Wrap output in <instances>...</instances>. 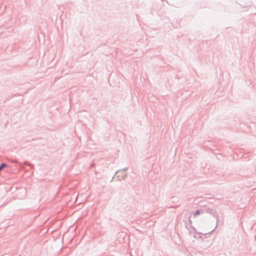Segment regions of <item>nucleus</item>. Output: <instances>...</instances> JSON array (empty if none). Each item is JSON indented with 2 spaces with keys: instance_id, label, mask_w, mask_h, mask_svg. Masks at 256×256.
Returning <instances> with one entry per match:
<instances>
[{
  "instance_id": "nucleus-6",
  "label": "nucleus",
  "mask_w": 256,
  "mask_h": 256,
  "mask_svg": "<svg viewBox=\"0 0 256 256\" xmlns=\"http://www.w3.org/2000/svg\"><path fill=\"white\" fill-rule=\"evenodd\" d=\"M188 221H189L190 224H192V220L190 219V218H189Z\"/></svg>"
},
{
  "instance_id": "nucleus-2",
  "label": "nucleus",
  "mask_w": 256,
  "mask_h": 256,
  "mask_svg": "<svg viewBox=\"0 0 256 256\" xmlns=\"http://www.w3.org/2000/svg\"><path fill=\"white\" fill-rule=\"evenodd\" d=\"M207 212L212 214L214 212V210L212 208H208L206 210Z\"/></svg>"
},
{
  "instance_id": "nucleus-5",
  "label": "nucleus",
  "mask_w": 256,
  "mask_h": 256,
  "mask_svg": "<svg viewBox=\"0 0 256 256\" xmlns=\"http://www.w3.org/2000/svg\"><path fill=\"white\" fill-rule=\"evenodd\" d=\"M127 174L126 173H124V174L122 176V179H125V178L126 177Z\"/></svg>"
},
{
  "instance_id": "nucleus-7",
  "label": "nucleus",
  "mask_w": 256,
  "mask_h": 256,
  "mask_svg": "<svg viewBox=\"0 0 256 256\" xmlns=\"http://www.w3.org/2000/svg\"><path fill=\"white\" fill-rule=\"evenodd\" d=\"M128 170V168H125L123 170L124 171H126Z\"/></svg>"
},
{
  "instance_id": "nucleus-3",
  "label": "nucleus",
  "mask_w": 256,
  "mask_h": 256,
  "mask_svg": "<svg viewBox=\"0 0 256 256\" xmlns=\"http://www.w3.org/2000/svg\"><path fill=\"white\" fill-rule=\"evenodd\" d=\"M200 214V211L199 210H197L195 212V213H194V217H196V216H198V215H199V214Z\"/></svg>"
},
{
  "instance_id": "nucleus-4",
  "label": "nucleus",
  "mask_w": 256,
  "mask_h": 256,
  "mask_svg": "<svg viewBox=\"0 0 256 256\" xmlns=\"http://www.w3.org/2000/svg\"><path fill=\"white\" fill-rule=\"evenodd\" d=\"M24 164H26V165H28L30 166H32V164H31L29 163L28 162H24Z\"/></svg>"
},
{
  "instance_id": "nucleus-1",
  "label": "nucleus",
  "mask_w": 256,
  "mask_h": 256,
  "mask_svg": "<svg viewBox=\"0 0 256 256\" xmlns=\"http://www.w3.org/2000/svg\"><path fill=\"white\" fill-rule=\"evenodd\" d=\"M6 166V163H2L0 165V172L3 170L4 168H5Z\"/></svg>"
}]
</instances>
